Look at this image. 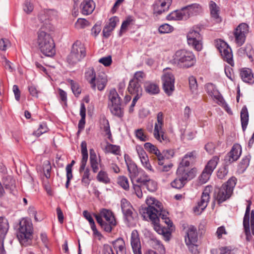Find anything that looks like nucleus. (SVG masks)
<instances>
[{
	"instance_id": "obj_26",
	"label": "nucleus",
	"mask_w": 254,
	"mask_h": 254,
	"mask_svg": "<svg viewBox=\"0 0 254 254\" xmlns=\"http://www.w3.org/2000/svg\"><path fill=\"white\" fill-rule=\"evenodd\" d=\"M128 92L131 95H134L136 97H141L142 89L141 84L130 80L127 87Z\"/></svg>"
},
{
	"instance_id": "obj_18",
	"label": "nucleus",
	"mask_w": 254,
	"mask_h": 254,
	"mask_svg": "<svg viewBox=\"0 0 254 254\" xmlns=\"http://www.w3.org/2000/svg\"><path fill=\"white\" fill-rule=\"evenodd\" d=\"M248 204L246 207V210L243 219V225L246 236V240L247 241L250 242L252 240V236L250 231V214L252 203L251 201H248Z\"/></svg>"
},
{
	"instance_id": "obj_4",
	"label": "nucleus",
	"mask_w": 254,
	"mask_h": 254,
	"mask_svg": "<svg viewBox=\"0 0 254 254\" xmlns=\"http://www.w3.org/2000/svg\"><path fill=\"white\" fill-rule=\"evenodd\" d=\"M17 237L21 245L26 247L32 244L33 227L30 220L22 218L19 223Z\"/></svg>"
},
{
	"instance_id": "obj_28",
	"label": "nucleus",
	"mask_w": 254,
	"mask_h": 254,
	"mask_svg": "<svg viewBox=\"0 0 254 254\" xmlns=\"http://www.w3.org/2000/svg\"><path fill=\"white\" fill-rule=\"evenodd\" d=\"M238 55L242 57H248L251 62L254 61V51L251 44H247L245 47L240 48L238 51Z\"/></svg>"
},
{
	"instance_id": "obj_41",
	"label": "nucleus",
	"mask_w": 254,
	"mask_h": 254,
	"mask_svg": "<svg viewBox=\"0 0 254 254\" xmlns=\"http://www.w3.org/2000/svg\"><path fill=\"white\" fill-rule=\"evenodd\" d=\"M156 132L154 131V137L160 142L163 143H167L170 142L169 138L168 137L167 133L164 131L163 129L158 130V135L156 134Z\"/></svg>"
},
{
	"instance_id": "obj_64",
	"label": "nucleus",
	"mask_w": 254,
	"mask_h": 254,
	"mask_svg": "<svg viewBox=\"0 0 254 254\" xmlns=\"http://www.w3.org/2000/svg\"><path fill=\"white\" fill-rule=\"evenodd\" d=\"M28 90L30 94L35 98L38 97V94L39 91L37 90L36 87L33 85L31 84L28 86Z\"/></svg>"
},
{
	"instance_id": "obj_57",
	"label": "nucleus",
	"mask_w": 254,
	"mask_h": 254,
	"mask_svg": "<svg viewBox=\"0 0 254 254\" xmlns=\"http://www.w3.org/2000/svg\"><path fill=\"white\" fill-rule=\"evenodd\" d=\"M145 149L150 153L155 155L159 150L155 145L150 142H146L144 145Z\"/></svg>"
},
{
	"instance_id": "obj_38",
	"label": "nucleus",
	"mask_w": 254,
	"mask_h": 254,
	"mask_svg": "<svg viewBox=\"0 0 254 254\" xmlns=\"http://www.w3.org/2000/svg\"><path fill=\"white\" fill-rule=\"evenodd\" d=\"M9 229L8 220L3 217H0V237L4 238Z\"/></svg>"
},
{
	"instance_id": "obj_27",
	"label": "nucleus",
	"mask_w": 254,
	"mask_h": 254,
	"mask_svg": "<svg viewBox=\"0 0 254 254\" xmlns=\"http://www.w3.org/2000/svg\"><path fill=\"white\" fill-rule=\"evenodd\" d=\"M83 214L85 219L88 220L90 228L93 231V235L98 237L99 239L100 240L102 237V235L97 229L95 222L91 214L87 210H84L83 212Z\"/></svg>"
},
{
	"instance_id": "obj_32",
	"label": "nucleus",
	"mask_w": 254,
	"mask_h": 254,
	"mask_svg": "<svg viewBox=\"0 0 254 254\" xmlns=\"http://www.w3.org/2000/svg\"><path fill=\"white\" fill-rule=\"evenodd\" d=\"M144 88L146 92L150 95L158 94L160 91L158 85L150 81L145 82Z\"/></svg>"
},
{
	"instance_id": "obj_50",
	"label": "nucleus",
	"mask_w": 254,
	"mask_h": 254,
	"mask_svg": "<svg viewBox=\"0 0 254 254\" xmlns=\"http://www.w3.org/2000/svg\"><path fill=\"white\" fill-rule=\"evenodd\" d=\"M212 172L210 171L207 170L206 169H204L201 174L199 177V182L201 184L206 183L209 179L210 176L212 174Z\"/></svg>"
},
{
	"instance_id": "obj_21",
	"label": "nucleus",
	"mask_w": 254,
	"mask_h": 254,
	"mask_svg": "<svg viewBox=\"0 0 254 254\" xmlns=\"http://www.w3.org/2000/svg\"><path fill=\"white\" fill-rule=\"evenodd\" d=\"M81 13L85 15L91 14L95 8V3L93 0H83L79 6Z\"/></svg>"
},
{
	"instance_id": "obj_8",
	"label": "nucleus",
	"mask_w": 254,
	"mask_h": 254,
	"mask_svg": "<svg viewBox=\"0 0 254 254\" xmlns=\"http://www.w3.org/2000/svg\"><path fill=\"white\" fill-rule=\"evenodd\" d=\"M93 216L101 228L107 232H111V211L102 208L98 213H94Z\"/></svg>"
},
{
	"instance_id": "obj_2",
	"label": "nucleus",
	"mask_w": 254,
	"mask_h": 254,
	"mask_svg": "<svg viewBox=\"0 0 254 254\" xmlns=\"http://www.w3.org/2000/svg\"><path fill=\"white\" fill-rule=\"evenodd\" d=\"M194 54L185 49L177 50L172 57L170 63L180 68H189L193 66L196 63Z\"/></svg>"
},
{
	"instance_id": "obj_40",
	"label": "nucleus",
	"mask_w": 254,
	"mask_h": 254,
	"mask_svg": "<svg viewBox=\"0 0 254 254\" xmlns=\"http://www.w3.org/2000/svg\"><path fill=\"white\" fill-rule=\"evenodd\" d=\"M100 128L105 134L108 135V138L110 139L111 133L110 131V124L108 120L106 118H103L100 120Z\"/></svg>"
},
{
	"instance_id": "obj_16",
	"label": "nucleus",
	"mask_w": 254,
	"mask_h": 254,
	"mask_svg": "<svg viewBox=\"0 0 254 254\" xmlns=\"http://www.w3.org/2000/svg\"><path fill=\"white\" fill-rule=\"evenodd\" d=\"M242 153V148L239 144H235L230 151L225 156V161L228 164L237 161Z\"/></svg>"
},
{
	"instance_id": "obj_6",
	"label": "nucleus",
	"mask_w": 254,
	"mask_h": 254,
	"mask_svg": "<svg viewBox=\"0 0 254 254\" xmlns=\"http://www.w3.org/2000/svg\"><path fill=\"white\" fill-rule=\"evenodd\" d=\"M195 169L187 171L182 167H179L177 170V177L170 183L171 187L176 189L183 188L188 181L193 179L195 176Z\"/></svg>"
},
{
	"instance_id": "obj_10",
	"label": "nucleus",
	"mask_w": 254,
	"mask_h": 254,
	"mask_svg": "<svg viewBox=\"0 0 254 254\" xmlns=\"http://www.w3.org/2000/svg\"><path fill=\"white\" fill-rule=\"evenodd\" d=\"M216 47L221 54L224 61L232 66L234 65L233 54L231 48L225 42L219 40L216 43Z\"/></svg>"
},
{
	"instance_id": "obj_12",
	"label": "nucleus",
	"mask_w": 254,
	"mask_h": 254,
	"mask_svg": "<svg viewBox=\"0 0 254 254\" xmlns=\"http://www.w3.org/2000/svg\"><path fill=\"white\" fill-rule=\"evenodd\" d=\"M249 26L245 23L240 24L235 29L233 35L235 42L238 47L244 44L246 41V35L249 33Z\"/></svg>"
},
{
	"instance_id": "obj_58",
	"label": "nucleus",
	"mask_w": 254,
	"mask_h": 254,
	"mask_svg": "<svg viewBox=\"0 0 254 254\" xmlns=\"http://www.w3.org/2000/svg\"><path fill=\"white\" fill-rule=\"evenodd\" d=\"M75 25L77 29H82L88 26L89 25V23L85 19L78 18Z\"/></svg>"
},
{
	"instance_id": "obj_11",
	"label": "nucleus",
	"mask_w": 254,
	"mask_h": 254,
	"mask_svg": "<svg viewBox=\"0 0 254 254\" xmlns=\"http://www.w3.org/2000/svg\"><path fill=\"white\" fill-rule=\"evenodd\" d=\"M212 190V187L211 186H207L205 188L202 193L200 201L198 202L197 205L193 207V210L195 213L199 215L206 208L209 201L210 193Z\"/></svg>"
},
{
	"instance_id": "obj_35",
	"label": "nucleus",
	"mask_w": 254,
	"mask_h": 254,
	"mask_svg": "<svg viewBox=\"0 0 254 254\" xmlns=\"http://www.w3.org/2000/svg\"><path fill=\"white\" fill-rule=\"evenodd\" d=\"M241 121L243 130L245 131L249 122V113L246 106L243 107L241 111Z\"/></svg>"
},
{
	"instance_id": "obj_13",
	"label": "nucleus",
	"mask_w": 254,
	"mask_h": 254,
	"mask_svg": "<svg viewBox=\"0 0 254 254\" xmlns=\"http://www.w3.org/2000/svg\"><path fill=\"white\" fill-rule=\"evenodd\" d=\"M163 88L165 93L168 96L172 94L175 90V77L172 73L166 72L162 76Z\"/></svg>"
},
{
	"instance_id": "obj_30",
	"label": "nucleus",
	"mask_w": 254,
	"mask_h": 254,
	"mask_svg": "<svg viewBox=\"0 0 254 254\" xmlns=\"http://www.w3.org/2000/svg\"><path fill=\"white\" fill-rule=\"evenodd\" d=\"M205 89L208 95L217 100H219L221 95L216 86L212 83H208L205 85Z\"/></svg>"
},
{
	"instance_id": "obj_29",
	"label": "nucleus",
	"mask_w": 254,
	"mask_h": 254,
	"mask_svg": "<svg viewBox=\"0 0 254 254\" xmlns=\"http://www.w3.org/2000/svg\"><path fill=\"white\" fill-rule=\"evenodd\" d=\"M57 16V11L54 10L48 9L41 10L39 15L38 19L41 22H46L47 20H52Z\"/></svg>"
},
{
	"instance_id": "obj_23",
	"label": "nucleus",
	"mask_w": 254,
	"mask_h": 254,
	"mask_svg": "<svg viewBox=\"0 0 254 254\" xmlns=\"http://www.w3.org/2000/svg\"><path fill=\"white\" fill-rule=\"evenodd\" d=\"M197 155V153L195 150L188 152L182 158L179 167L185 169L184 167H189L190 164H192L195 161Z\"/></svg>"
},
{
	"instance_id": "obj_14",
	"label": "nucleus",
	"mask_w": 254,
	"mask_h": 254,
	"mask_svg": "<svg viewBox=\"0 0 254 254\" xmlns=\"http://www.w3.org/2000/svg\"><path fill=\"white\" fill-rule=\"evenodd\" d=\"M121 98L115 89H112V114L120 119L124 116V109L122 108Z\"/></svg>"
},
{
	"instance_id": "obj_36",
	"label": "nucleus",
	"mask_w": 254,
	"mask_h": 254,
	"mask_svg": "<svg viewBox=\"0 0 254 254\" xmlns=\"http://www.w3.org/2000/svg\"><path fill=\"white\" fill-rule=\"evenodd\" d=\"M90 163L92 171L94 173H96L99 170L98 163L97 161V156L93 149H90Z\"/></svg>"
},
{
	"instance_id": "obj_3",
	"label": "nucleus",
	"mask_w": 254,
	"mask_h": 254,
	"mask_svg": "<svg viewBox=\"0 0 254 254\" xmlns=\"http://www.w3.org/2000/svg\"><path fill=\"white\" fill-rule=\"evenodd\" d=\"M37 44L41 52L47 57H52L56 53L55 45L51 35L40 29L37 32Z\"/></svg>"
},
{
	"instance_id": "obj_24",
	"label": "nucleus",
	"mask_w": 254,
	"mask_h": 254,
	"mask_svg": "<svg viewBox=\"0 0 254 254\" xmlns=\"http://www.w3.org/2000/svg\"><path fill=\"white\" fill-rule=\"evenodd\" d=\"M209 8L210 12L211 18L216 23H220L222 21L220 14V7L213 1H210Z\"/></svg>"
},
{
	"instance_id": "obj_52",
	"label": "nucleus",
	"mask_w": 254,
	"mask_h": 254,
	"mask_svg": "<svg viewBox=\"0 0 254 254\" xmlns=\"http://www.w3.org/2000/svg\"><path fill=\"white\" fill-rule=\"evenodd\" d=\"M136 137L141 141H146L148 140V137L144 133V130L142 128L136 129L134 131Z\"/></svg>"
},
{
	"instance_id": "obj_47",
	"label": "nucleus",
	"mask_w": 254,
	"mask_h": 254,
	"mask_svg": "<svg viewBox=\"0 0 254 254\" xmlns=\"http://www.w3.org/2000/svg\"><path fill=\"white\" fill-rule=\"evenodd\" d=\"M81 60L82 59H80V56H75L71 52H70L66 58L67 62L71 65H74Z\"/></svg>"
},
{
	"instance_id": "obj_33",
	"label": "nucleus",
	"mask_w": 254,
	"mask_h": 254,
	"mask_svg": "<svg viewBox=\"0 0 254 254\" xmlns=\"http://www.w3.org/2000/svg\"><path fill=\"white\" fill-rule=\"evenodd\" d=\"M107 82V79L106 75L103 72L100 73L95 80L96 87H97L99 90H103L106 86Z\"/></svg>"
},
{
	"instance_id": "obj_34",
	"label": "nucleus",
	"mask_w": 254,
	"mask_h": 254,
	"mask_svg": "<svg viewBox=\"0 0 254 254\" xmlns=\"http://www.w3.org/2000/svg\"><path fill=\"white\" fill-rule=\"evenodd\" d=\"M242 79L245 82L253 83L254 82V78L251 69L250 68H243L240 72Z\"/></svg>"
},
{
	"instance_id": "obj_17",
	"label": "nucleus",
	"mask_w": 254,
	"mask_h": 254,
	"mask_svg": "<svg viewBox=\"0 0 254 254\" xmlns=\"http://www.w3.org/2000/svg\"><path fill=\"white\" fill-rule=\"evenodd\" d=\"M124 158L126 162V164L127 166V170L129 172V177L131 181L132 180H136V177L138 175L139 170L137 168L136 164L132 160L130 156L125 154L124 155Z\"/></svg>"
},
{
	"instance_id": "obj_42",
	"label": "nucleus",
	"mask_w": 254,
	"mask_h": 254,
	"mask_svg": "<svg viewBox=\"0 0 254 254\" xmlns=\"http://www.w3.org/2000/svg\"><path fill=\"white\" fill-rule=\"evenodd\" d=\"M219 161V157L217 156H214L208 162L204 168L212 173L216 168Z\"/></svg>"
},
{
	"instance_id": "obj_51",
	"label": "nucleus",
	"mask_w": 254,
	"mask_h": 254,
	"mask_svg": "<svg viewBox=\"0 0 254 254\" xmlns=\"http://www.w3.org/2000/svg\"><path fill=\"white\" fill-rule=\"evenodd\" d=\"M117 184L125 190L129 189L128 181L127 177L119 176L117 179Z\"/></svg>"
},
{
	"instance_id": "obj_59",
	"label": "nucleus",
	"mask_w": 254,
	"mask_h": 254,
	"mask_svg": "<svg viewBox=\"0 0 254 254\" xmlns=\"http://www.w3.org/2000/svg\"><path fill=\"white\" fill-rule=\"evenodd\" d=\"M140 160L142 166L148 171L154 172V170L149 162L148 157L142 158Z\"/></svg>"
},
{
	"instance_id": "obj_19",
	"label": "nucleus",
	"mask_w": 254,
	"mask_h": 254,
	"mask_svg": "<svg viewBox=\"0 0 254 254\" xmlns=\"http://www.w3.org/2000/svg\"><path fill=\"white\" fill-rule=\"evenodd\" d=\"M130 244L134 254H142L139 236L136 230H133L131 232Z\"/></svg>"
},
{
	"instance_id": "obj_53",
	"label": "nucleus",
	"mask_w": 254,
	"mask_h": 254,
	"mask_svg": "<svg viewBox=\"0 0 254 254\" xmlns=\"http://www.w3.org/2000/svg\"><path fill=\"white\" fill-rule=\"evenodd\" d=\"M145 77L146 74L144 72L138 71L135 72L133 77L131 80L141 84Z\"/></svg>"
},
{
	"instance_id": "obj_5",
	"label": "nucleus",
	"mask_w": 254,
	"mask_h": 254,
	"mask_svg": "<svg viewBox=\"0 0 254 254\" xmlns=\"http://www.w3.org/2000/svg\"><path fill=\"white\" fill-rule=\"evenodd\" d=\"M236 182L237 179L232 177L220 188L215 190L214 197L218 204H221L231 196Z\"/></svg>"
},
{
	"instance_id": "obj_60",
	"label": "nucleus",
	"mask_w": 254,
	"mask_h": 254,
	"mask_svg": "<svg viewBox=\"0 0 254 254\" xmlns=\"http://www.w3.org/2000/svg\"><path fill=\"white\" fill-rule=\"evenodd\" d=\"M132 21V19L131 16L127 17L126 20L124 21L122 24L120 33L125 32Z\"/></svg>"
},
{
	"instance_id": "obj_48",
	"label": "nucleus",
	"mask_w": 254,
	"mask_h": 254,
	"mask_svg": "<svg viewBox=\"0 0 254 254\" xmlns=\"http://www.w3.org/2000/svg\"><path fill=\"white\" fill-rule=\"evenodd\" d=\"M48 130V128L47 127L46 123L43 122L39 125L38 129L35 131H34L33 134L35 136L39 137L42 134L47 132Z\"/></svg>"
},
{
	"instance_id": "obj_46",
	"label": "nucleus",
	"mask_w": 254,
	"mask_h": 254,
	"mask_svg": "<svg viewBox=\"0 0 254 254\" xmlns=\"http://www.w3.org/2000/svg\"><path fill=\"white\" fill-rule=\"evenodd\" d=\"M81 149L82 154L81 163H86L88 160V151L87 149V143L85 141H83L81 143Z\"/></svg>"
},
{
	"instance_id": "obj_7",
	"label": "nucleus",
	"mask_w": 254,
	"mask_h": 254,
	"mask_svg": "<svg viewBox=\"0 0 254 254\" xmlns=\"http://www.w3.org/2000/svg\"><path fill=\"white\" fill-rule=\"evenodd\" d=\"M121 208L127 226L134 227L137 221L138 214L130 203L125 198L122 199Z\"/></svg>"
},
{
	"instance_id": "obj_44",
	"label": "nucleus",
	"mask_w": 254,
	"mask_h": 254,
	"mask_svg": "<svg viewBox=\"0 0 254 254\" xmlns=\"http://www.w3.org/2000/svg\"><path fill=\"white\" fill-rule=\"evenodd\" d=\"M67 81L70 85L72 93L76 97H78L81 93V89L78 83L72 79H68Z\"/></svg>"
},
{
	"instance_id": "obj_39",
	"label": "nucleus",
	"mask_w": 254,
	"mask_h": 254,
	"mask_svg": "<svg viewBox=\"0 0 254 254\" xmlns=\"http://www.w3.org/2000/svg\"><path fill=\"white\" fill-rule=\"evenodd\" d=\"M251 159V156L250 155L245 156L240 163H239L238 167V171L240 173H244L249 165Z\"/></svg>"
},
{
	"instance_id": "obj_43",
	"label": "nucleus",
	"mask_w": 254,
	"mask_h": 254,
	"mask_svg": "<svg viewBox=\"0 0 254 254\" xmlns=\"http://www.w3.org/2000/svg\"><path fill=\"white\" fill-rule=\"evenodd\" d=\"M152 241L153 249L157 250L159 254H165V248L160 241L154 238L152 239Z\"/></svg>"
},
{
	"instance_id": "obj_15",
	"label": "nucleus",
	"mask_w": 254,
	"mask_h": 254,
	"mask_svg": "<svg viewBox=\"0 0 254 254\" xmlns=\"http://www.w3.org/2000/svg\"><path fill=\"white\" fill-rule=\"evenodd\" d=\"M185 231V241L186 244H192L197 243L198 232L196 228L193 225H188L183 224L182 226Z\"/></svg>"
},
{
	"instance_id": "obj_22",
	"label": "nucleus",
	"mask_w": 254,
	"mask_h": 254,
	"mask_svg": "<svg viewBox=\"0 0 254 254\" xmlns=\"http://www.w3.org/2000/svg\"><path fill=\"white\" fill-rule=\"evenodd\" d=\"M184 7L180 10H176L170 13L167 18L168 20H187L189 18L188 12H186Z\"/></svg>"
},
{
	"instance_id": "obj_61",
	"label": "nucleus",
	"mask_w": 254,
	"mask_h": 254,
	"mask_svg": "<svg viewBox=\"0 0 254 254\" xmlns=\"http://www.w3.org/2000/svg\"><path fill=\"white\" fill-rule=\"evenodd\" d=\"M172 166L173 164L172 163L164 164V162H163L162 165H158L157 169L160 172H168L171 169Z\"/></svg>"
},
{
	"instance_id": "obj_54",
	"label": "nucleus",
	"mask_w": 254,
	"mask_h": 254,
	"mask_svg": "<svg viewBox=\"0 0 254 254\" xmlns=\"http://www.w3.org/2000/svg\"><path fill=\"white\" fill-rule=\"evenodd\" d=\"M189 86L190 90L192 92H195L197 90V83L195 77L193 76H191L189 78Z\"/></svg>"
},
{
	"instance_id": "obj_20",
	"label": "nucleus",
	"mask_w": 254,
	"mask_h": 254,
	"mask_svg": "<svg viewBox=\"0 0 254 254\" xmlns=\"http://www.w3.org/2000/svg\"><path fill=\"white\" fill-rule=\"evenodd\" d=\"M146 178H137L136 180L137 183H140L141 185L145 186L147 190L150 192H154L157 189V184L154 181L150 179L146 175Z\"/></svg>"
},
{
	"instance_id": "obj_45",
	"label": "nucleus",
	"mask_w": 254,
	"mask_h": 254,
	"mask_svg": "<svg viewBox=\"0 0 254 254\" xmlns=\"http://www.w3.org/2000/svg\"><path fill=\"white\" fill-rule=\"evenodd\" d=\"M157 123H155L154 131L156 132V134L158 136V130L162 128L163 125V114L162 112H159L157 114Z\"/></svg>"
},
{
	"instance_id": "obj_55",
	"label": "nucleus",
	"mask_w": 254,
	"mask_h": 254,
	"mask_svg": "<svg viewBox=\"0 0 254 254\" xmlns=\"http://www.w3.org/2000/svg\"><path fill=\"white\" fill-rule=\"evenodd\" d=\"M102 33L103 37L106 38L111 35V18L109 19V22L104 27Z\"/></svg>"
},
{
	"instance_id": "obj_25",
	"label": "nucleus",
	"mask_w": 254,
	"mask_h": 254,
	"mask_svg": "<svg viewBox=\"0 0 254 254\" xmlns=\"http://www.w3.org/2000/svg\"><path fill=\"white\" fill-rule=\"evenodd\" d=\"M71 52L75 56H80L82 60L86 55L85 48L84 45L79 41H76L73 43Z\"/></svg>"
},
{
	"instance_id": "obj_37",
	"label": "nucleus",
	"mask_w": 254,
	"mask_h": 254,
	"mask_svg": "<svg viewBox=\"0 0 254 254\" xmlns=\"http://www.w3.org/2000/svg\"><path fill=\"white\" fill-rule=\"evenodd\" d=\"M184 9H186V12H188L189 17L191 15L197 14L202 10L201 6L198 3H193L187 5L184 7Z\"/></svg>"
},
{
	"instance_id": "obj_31",
	"label": "nucleus",
	"mask_w": 254,
	"mask_h": 254,
	"mask_svg": "<svg viewBox=\"0 0 254 254\" xmlns=\"http://www.w3.org/2000/svg\"><path fill=\"white\" fill-rule=\"evenodd\" d=\"M85 77L88 81L93 90L96 89L95 80L97 77L95 71L93 67H89L85 72Z\"/></svg>"
},
{
	"instance_id": "obj_56",
	"label": "nucleus",
	"mask_w": 254,
	"mask_h": 254,
	"mask_svg": "<svg viewBox=\"0 0 254 254\" xmlns=\"http://www.w3.org/2000/svg\"><path fill=\"white\" fill-rule=\"evenodd\" d=\"M173 30V27L168 24H162L158 28L159 33L162 34L170 33L172 32Z\"/></svg>"
},
{
	"instance_id": "obj_62",
	"label": "nucleus",
	"mask_w": 254,
	"mask_h": 254,
	"mask_svg": "<svg viewBox=\"0 0 254 254\" xmlns=\"http://www.w3.org/2000/svg\"><path fill=\"white\" fill-rule=\"evenodd\" d=\"M228 173V169L226 166L220 168L217 171V176L220 179H223Z\"/></svg>"
},
{
	"instance_id": "obj_9",
	"label": "nucleus",
	"mask_w": 254,
	"mask_h": 254,
	"mask_svg": "<svg viewBox=\"0 0 254 254\" xmlns=\"http://www.w3.org/2000/svg\"><path fill=\"white\" fill-rule=\"evenodd\" d=\"M200 27L193 26L187 34V40L189 45L192 46L196 50L199 51L202 49V36L200 34Z\"/></svg>"
},
{
	"instance_id": "obj_1",
	"label": "nucleus",
	"mask_w": 254,
	"mask_h": 254,
	"mask_svg": "<svg viewBox=\"0 0 254 254\" xmlns=\"http://www.w3.org/2000/svg\"><path fill=\"white\" fill-rule=\"evenodd\" d=\"M146 203L148 206L142 209V216L144 219L148 218L152 222L154 230L159 234L162 235L165 241H169L171 232L166 228L162 227L159 223V219L161 218L169 227L172 226L173 223L168 217V212L163 209L162 203L154 197L147 198Z\"/></svg>"
},
{
	"instance_id": "obj_49",
	"label": "nucleus",
	"mask_w": 254,
	"mask_h": 254,
	"mask_svg": "<svg viewBox=\"0 0 254 254\" xmlns=\"http://www.w3.org/2000/svg\"><path fill=\"white\" fill-rule=\"evenodd\" d=\"M131 182L135 193L138 198H141L143 195L141 187L143 186L141 185L140 183H137L136 180H132Z\"/></svg>"
},
{
	"instance_id": "obj_63",
	"label": "nucleus",
	"mask_w": 254,
	"mask_h": 254,
	"mask_svg": "<svg viewBox=\"0 0 254 254\" xmlns=\"http://www.w3.org/2000/svg\"><path fill=\"white\" fill-rule=\"evenodd\" d=\"M197 243H194L192 244H186L188 247L189 251L192 254H198L199 252L198 250V245L196 244Z\"/></svg>"
}]
</instances>
